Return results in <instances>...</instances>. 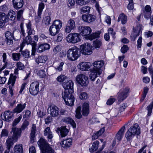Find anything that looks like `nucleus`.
<instances>
[{
  "label": "nucleus",
  "mask_w": 153,
  "mask_h": 153,
  "mask_svg": "<svg viewBox=\"0 0 153 153\" xmlns=\"http://www.w3.org/2000/svg\"><path fill=\"white\" fill-rule=\"evenodd\" d=\"M76 2L80 5H83L88 3L87 0H77Z\"/></svg>",
  "instance_id": "obj_57"
},
{
  "label": "nucleus",
  "mask_w": 153,
  "mask_h": 153,
  "mask_svg": "<svg viewBox=\"0 0 153 153\" xmlns=\"http://www.w3.org/2000/svg\"><path fill=\"white\" fill-rule=\"evenodd\" d=\"M7 15V16L10 17V19L11 20H14L16 18L15 12L12 10H10Z\"/></svg>",
  "instance_id": "obj_44"
},
{
  "label": "nucleus",
  "mask_w": 153,
  "mask_h": 153,
  "mask_svg": "<svg viewBox=\"0 0 153 153\" xmlns=\"http://www.w3.org/2000/svg\"><path fill=\"white\" fill-rule=\"evenodd\" d=\"M21 55L19 53H13L12 54V59L14 61H18L20 60Z\"/></svg>",
  "instance_id": "obj_40"
},
{
  "label": "nucleus",
  "mask_w": 153,
  "mask_h": 153,
  "mask_svg": "<svg viewBox=\"0 0 153 153\" xmlns=\"http://www.w3.org/2000/svg\"><path fill=\"white\" fill-rule=\"evenodd\" d=\"M29 123L28 121L25 120L23 122V123L21 127L20 128L22 131H23L25 129L28 128Z\"/></svg>",
  "instance_id": "obj_47"
},
{
  "label": "nucleus",
  "mask_w": 153,
  "mask_h": 153,
  "mask_svg": "<svg viewBox=\"0 0 153 153\" xmlns=\"http://www.w3.org/2000/svg\"><path fill=\"white\" fill-rule=\"evenodd\" d=\"M13 153H23L22 146V144H16L13 148Z\"/></svg>",
  "instance_id": "obj_33"
},
{
  "label": "nucleus",
  "mask_w": 153,
  "mask_h": 153,
  "mask_svg": "<svg viewBox=\"0 0 153 153\" xmlns=\"http://www.w3.org/2000/svg\"><path fill=\"white\" fill-rule=\"evenodd\" d=\"M44 4L43 3H41L39 4L38 14V16L39 17L41 14L42 10L44 7Z\"/></svg>",
  "instance_id": "obj_46"
},
{
  "label": "nucleus",
  "mask_w": 153,
  "mask_h": 153,
  "mask_svg": "<svg viewBox=\"0 0 153 153\" xmlns=\"http://www.w3.org/2000/svg\"><path fill=\"white\" fill-rule=\"evenodd\" d=\"M79 97L81 100H85L88 98V95L86 92H82L80 95Z\"/></svg>",
  "instance_id": "obj_56"
},
{
  "label": "nucleus",
  "mask_w": 153,
  "mask_h": 153,
  "mask_svg": "<svg viewBox=\"0 0 153 153\" xmlns=\"http://www.w3.org/2000/svg\"><path fill=\"white\" fill-rule=\"evenodd\" d=\"M72 140L70 139H68L61 142L60 144L63 148H67L70 147L72 144Z\"/></svg>",
  "instance_id": "obj_30"
},
{
  "label": "nucleus",
  "mask_w": 153,
  "mask_h": 153,
  "mask_svg": "<svg viewBox=\"0 0 153 153\" xmlns=\"http://www.w3.org/2000/svg\"><path fill=\"white\" fill-rule=\"evenodd\" d=\"M129 91L128 88H126L122 92L119 94L118 99L119 102H122L127 97Z\"/></svg>",
  "instance_id": "obj_18"
},
{
  "label": "nucleus",
  "mask_w": 153,
  "mask_h": 153,
  "mask_svg": "<svg viewBox=\"0 0 153 153\" xmlns=\"http://www.w3.org/2000/svg\"><path fill=\"white\" fill-rule=\"evenodd\" d=\"M51 21V18L50 16H47L44 18L43 22L45 25H48L50 24Z\"/></svg>",
  "instance_id": "obj_53"
},
{
  "label": "nucleus",
  "mask_w": 153,
  "mask_h": 153,
  "mask_svg": "<svg viewBox=\"0 0 153 153\" xmlns=\"http://www.w3.org/2000/svg\"><path fill=\"white\" fill-rule=\"evenodd\" d=\"M42 153H55V152L54 150L50 146L42 151Z\"/></svg>",
  "instance_id": "obj_45"
},
{
  "label": "nucleus",
  "mask_w": 153,
  "mask_h": 153,
  "mask_svg": "<svg viewBox=\"0 0 153 153\" xmlns=\"http://www.w3.org/2000/svg\"><path fill=\"white\" fill-rule=\"evenodd\" d=\"M38 74L41 78L43 77L46 75L45 71L43 70H39L38 73Z\"/></svg>",
  "instance_id": "obj_63"
},
{
  "label": "nucleus",
  "mask_w": 153,
  "mask_h": 153,
  "mask_svg": "<svg viewBox=\"0 0 153 153\" xmlns=\"http://www.w3.org/2000/svg\"><path fill=\"white\" fill-rule=\"evenodd\" d=\"M5 36L6 39H8L9 37L10 38L14 37L13 33L9 31L6 32L5 34Z\"/></svg>",
  "instance_id": "obj_62"
},
{
  "label": "nucleus",
  "mask_w": 153,
  "mask_h": 153,
  "mask_svg": "<svg viewBox=\"0 0 153 153\" xmlns=\"http://www.w3.org/2000/svg\"><path fill=\"white\" fill-rule=\"evenodd\" d=\"M12 2L13 7L16 10L22 8L24 5L23 0H13Z\"/></svg>",
  "instance_id": "obj_20"
},
{
  "label": "nucleus",
  "mask_w": 153,
  "mask_h": 153,
  "mask_svg": "<svg viewBox=\"0 0 153 153\" xmlns=\"http://www.w3.org/2000/svg\"><path fill=\"white\" fill-rule=\"evenodd\" d=\"M131 131L134 135H139L140 133V128L137 124L135 123L134 124L133 126L131 127L129 129Z\"/></svg>",
  "instance_id": "obj_22"
},
{
  "label": "nucleus",
  "mask_w": 153,
  "mask_h": 153,
  "mask_svg": "<svg viewBox=\"0 0 153 153\" xmlns=\"http://www.w3.org/2000/svg\"><path fill=\"white\" fill-rule=\"evenodd\" d=\"M90 9V7L88 6H85L82 7L81 9V13H88Z\"/></svg>",
  "instance_id": "obj_51"
},
{
  "label": "nucleus",
  "mask_w": 153,
  "mask_h": 153,
  "mask_svg": "<svg viewBox=\"0 0 153 153\" xmlns=\"http://www.w3.org/2000/svg\"><path fill=\"white\" fill-rule=\"evenodd\" d=\"M37 144L39 147L41 151L50 146L47 141L42 137L38 141Z\"/></svg>",
  "instance_id": "obj_12"
},
{
  "label": "nucleus",
  "mask_w": 153,
  "mask_h": 153,
  "mask_svg": "<svg viewBox=\"0 0 153 153\" xmlns=\"http://www.w3.org/2000/svg\"><path fill=\"white\" fill-rule=\"evenodd\" d=\"M74 91L72 90L68 91V90H65L62 93V96L66 104L69 106L74 105V99L72 93Z\"/></svg>",
  "instance_id": "obj_1"
},
{
  "label": "nucleus",
  "mask_w": 153,
  "mask_h": 153,
  "mask_svg": "<svg viewBox=\"0 0 153 153\" xmlns=\"http://www.w3.org/2000/svg\"><path fill=\"white\" fill-rule=\"evenodd\" d=\"M67 39L68 42L75 44L80 41L81 36L77 33H71L68 35Z\"/></svg>",
  "instance_id": "obj_6"
},
{
  "label": "nucleus",
  "mask_w": 153,
  "mask_h": 153,
  "mask_svg": "<svg viewBox=\"0 0 153 153\" xmlns=\"http://www.w3.org/2000/svg\"><path fill=\"white\" fill-rule=\"evenodd\" d=\"M58 130L60 131V135L62 137L66 136L68 134L69 132L68 129L66 128L65 126L61 127L60 128H58Z\"/></svg>",
  "instance_id": "obj_31"
},
{
  "label": "nucleus",
  "mask_w": 153,
  "mask_h": 153,
  "mask_svg": "<svg viewBox=\"0 0 153 153\" xmlns=\"http://www.w3.org/2000/svg\"><path fill=\"white\" fill-rule=\"evenodd\" d=\"M9 18L7 15L4 13L0 12V27L4 26L8 22Z\"/></svg>",
  "instance_id": "obj_14"
},
{
  "label": "nucleus",
  "mask_w": 153,
  "mask_h": 153,
  "mask_svg": "<svg viewBox=\"0 0 153 153\" xmlns=\"http://www.w3.org/2000/svg\"><path fill=\"white\" fill-rule=\"evenodd\" d=\"M121 21L122 24H125L127 21V17L123 13L120 14L118 19V22Z\"/></svg>",
  "instance_id": "obj_35"
},
{
  "label": "nucleus",
  "mask_w": 153,
  "mask_h": 153,
  "mask_svg": "<svg viewBox=\"0 0 153 153\" xmlns=\"http://www.w3.org/2000/svg\"><path fill=\"white\" fill-rule=\"evenodd\" d=\"M39 82L37 81H35L30 84L29 91L31 94L36 95L38 94L39 90Z\"/></svg>",
  "instance_id": "obj_8"
},
{
  "label": "nucleus",
  "mask_w": 153,
  "mask_h": 153,
  "mask_svg": "<svg viewBox=\"0 0 153 153\" xmlns=\"http://www.w3.org/2000/svg\"><path fill=\"white\" fill-rule=\"evenodd\" d=\"M125 126H123L119 131L116 134V137L117 139L120 140L123 138L124 132L125 131Z\"/></svg>",
  "instance_id": "obj_29"
},
{
  "label": "nucleus",
  "mask_w": 153,
  "mask_h": 153,
  "mask_svg": "<svg viewBox=\"0 0 153 153\" xmlns=\"http://www.w3.org/2000/svg\"><path fill=\"white\" fill-rule=\"evenodd\" d=\"M11 132H13V134L12 137L18 140V139L21 136L22 130L20 128H17L15 127H13L12 128Z\"/></svg>",
  "instance_id": "obj_15"
},
{
  "label": "nucleus",
  "mask_w": 153,
  "mask_h": 153,
  "mask_svg": "<svg viewBox=\"0 0 153 153\" xmlns=\"http://www.w3.org/2000/svg\"><path fill=\"white\" fill-rule=\"evenodd\" d=\"M62 26V24L60 20H57L54 21L50 27L49 31L50 34L52 36H55L59 33Z\"/></svg>",
  "instance_id": "obj_3"
},
{
  "label": "nucleus",
  "mask_w": 153,
  "mask_h": 153,
  "mask_svg": "<svg viewBox=\"0 0 153 153\" xmlns=\"http://www.w3.org/2000/svg\"><path fill=\"white\" fill-rule=\"evenodd\" d=\"M17 141L11 137H9L6 140L7 149H10L11 147L13 146L14 143Z\"/></svg>",
  "instance_id": "obj_24"
},
{
  "label": "nucleus",
  "mask_w": 153,
  "mask_h": 153,
  "mask_svg": "<svg viewBox=\"0 0 153 153\" xmlns=\"http://www.w3.org/2000/svg\"><path fill=\"white\" fill-rule=\"evenodd\" d=\"M64 64V63L63 62H61L58 66L55 68V69L59 71H62V67Z\"/></svg>",
  "instance_id": "obj_64"
},
{
  "label": "nucleus",
  "mask_w": 153,
  "mask_h": 153,
  "mask_svg": "<svg viewBox=\"0 0 153 153\" xmlns=\"http://www.w3.org/2000/svg\"><path fill=\"white\" fill-rule=\"evenodd\" d=\"M128 49L127 46L124 45L121 48V51L122 53H124L127 52Z\"/></svg>",
  "instance_id": "obj_60"
},
{
  "label": "nucleus",
  "mask_w": 153,
  "mask_h": 153,
  "mask_svg": "<svg viewBox=\"0 0 153 153\" xmlns=\"http://www.w3.org/2000/svg\"><path fill=\"white\" fill-rule=\"evenodd\" d=\"M83 20L87 22L90 23L94 21L96 19V17L94 15L88 14L82 16Z\"/></svg>",
  "instance_id": "obj_21"
},
{
  "label": "nucleus",
  "mask_w": 153,
  "mask_h": 153,
  "mask_svg": "<svg viewBox=\"0 0 153 153\" xmlns=\"http://www.w3.org/2000/svg\"><path fill=\"white\" fill-rule=\"evenodd\" d=\"M16 65L17 68L21 70H23L25 67L24 64L20 62H17Z\"/></svg>",
  "instance_id": "obj_54"
},
{
  "label": "nucleus",
  "mask_w": 153,
  "mask_h": 153,
  "mask_svg": "<svg viewBox=\"0 0 153 153\" xmlns=\"http://www.w3.org/2000/svg\"><path fill=\"white\" fill-rule=\"evenodd\" d=\"M36 130V126L35 124H33L31 128V132L30 134V138L31 143H33L34 142Z\"/></svg>",
  "instance_id": "obj_23"
},
{
  "label": "nucleus",
  "mask_w": 153,
  "mask_h": 153,
  "mask_svg": "<svg viewBox=\"0 0 153 153\" xmlns=\"http://www.w3.org/2000/svg\"><path fill=\"white\" fill-rule=\"evenodd\" d=\"M153 108V101L147 107L148 113V115L149 116L150 115L152 112V109Z\"/></svg>",
  "instance_id": "obj_52"
},
{
  "label": "nucleus",
  "mask_w": 153,
  "mask_h": 153,
  "mask_svg": "<svg viewBox=\"0 0 153 153\" xmlns=\"http://www.w3.org/2000/svg\"><path fill=\"white\" fill-rule=\"evenodd\" d=\"M142 38L141 36H140L137 41V48H140L141 47V43L142 42Z\"/></svg>",
  "instance_id": "obj_61"
},
{
  "label": "nucleus",
  "mask_w": 153,
  "mask_h": 153,
  "mask_svg": "<svg viewBox=\"0 0 153 153\" xmlns=\"http://www.w3.org/2000/svg\"><path fill=\"white\" fill-rule=\"evenodd\" d=\"M26 44L27 45L30 44L32 46V55H34L36 52V44L35 42H33L32 41V38L30 36H27L25 38V39H24L23 42L21 44V49H22L23 47L25 46V44Z\"/></svg>",
  "instance_id": "obj_4"
},
{
  "label": "nucleus",
  "mask_w": 153,
  "mask_h": 153,
  "mask_svg": "<svg viewBox=\"0 0 153 153\" xmlns=\"http://www.w3.org/2000/svg\"><path fill=\"white\" fill-rule=\"evenodd\" d=\"M92 46L90 43H86L82 45L80 47L81 53L85 55H90L92 52Z\"/></svg>",
  "instance_id": "obj_7"
},
{
  "label": "nucleus",
  "mask_w": 153,
  "mask_h": 153,
  "mask_svg": "<svg viewBox=\"0 0 153 153\" xmlns=\"http://www.w3.org/2000/svg\"><path fill=\"white\" fill-rule=\"evenodd\" d=\"M104 64V62L103 61H95L93 63L94 67L91 69L93 70H95L98 72L99 74H101L102 71L101 68L103 65Z\"/></svg>",
  "instance_id": "obj_11"
},
{
  "label": "nucleus",
  "mask_w": 153,
  "mask_h": 153,
  "mask_svg": "<svg viewBox=\"0 0 153 153\" xmlns=\"http://www.w3.org/2000/svg\"><path fill=\"white\" fill-rule=\"evenodd\" d=\"M44 135L45 136H48V138L51 141V139L53 137V135L49 127H47L45 129L44 131Z\"/></svg>",
  "instance_id": "obj_36"
},
{
  "label": "nucleus",
  "mask_w": 153,
  "mask_h": 153,
  "mask_svg": "<svg viewBox=\"0 0 153 153\" xmlns=\"http://www.w3.org/2000/svg\"><path fill=\"white\" fill-rule=\"evenodd\" d=\"M80 50L76 46L69 49L67 52L68 58L71 61L76 60L80 55Z\"/></svg>",
  "instance_id": "obj_2"
},
{
  "label": "nucleus",
  "mask_w": 153,
  "mask_h": 153,
  "mask_svg": "<svg viewBox=\"0 0 153 153\" xmlns=\"http://www.w3.org/2000/svg\"><path fill=\"white\" fill-rule=\"evenodd\" d=\"M76 80L79 84L82 87H86L88 84V77L83 74H80L76 77Z\"/></svg>",
  "instance_id": "obj_5"
},
{
  "label": "nucleus",
  "mask_w": 153,
  "mask_h": 153,
  "mask_svg": "<svg viewBox=\"0 0 153 153\" xmlns=\"http://www.w3.org/2000/svg\"><path fill=\"white\" fill-rule=\"evenodd\" d=\"M13 114L11 112L8 111H5L3 114L1 115V117L5 121L9 122L12 119Z\"/></svg>",
  "instance_id": "obj_16"
},
{
  "label": "nucleus",
  "mask_w": 153,
  "mask_h": 153,
  "mask_svg": "<svg viewBox=\"0 0 153 153\" xmlns=\"http://www.w3.org/2000/svg\"><path fill=\"white\" fill-rule=\"evenodd\" d=\"M22 118V115H21L18 117L14 119L12 123L13 127H15L16 125L20 122Z\"/></svg>",
  "instance_id": "obj_48"
},
{
  "label": "nucleus",
  "mask_w": 153,
  "mask_h": 153,
  "mask_svg": "<svg viewBox=\"0 0 153 153\" xmlns=\"http://www.w3.org/2000/svg\"><path fill=\"white\" fill-rule=\"evenodd\" d=\"M50 48V45L47 44H42L39 45L38 48L37 49V52L40 53L43 52L46 50Z\"/></svg>",
  "instance_id": "obj_28"
},
{
  "label": "nucleus",
  "mask_w": 153,
  "mask_h": 153,
  "mask_svg": "<svg viewBox=\"0 0 153 153\" xmlns=\"http://www.w3.org/2000/svg\"><path fill=\"white\" fill-rule=\"evenodd\" d=\"M47 111L48 113L53 117H57L59 114V108L57 106L54 105H49Z\"/></svg>",
  "instance_id": "obj_9"
},
{
  "label": "nucleus",
  "mask_w": 153,
  "mask_h": 153,
  "mask_svg": "<svg viewBox=\"0 0 153 153\" xmlns=\"http://www.w3.org/2000/svg\"><path fill=\"white\" fill-rule=\"evenodd\" d=\"M47 58L46 56H39L35 59L36 62L38 64L39 63H44L45 62Z\"/></svg>",
  "instance_id": "obj_34"
},
{
  "label": "nucleus",
  "mask_w": 153,
  "mask_h": 153,
  "mask_svg": "<svg viewBox=\"0 0 153 153\" xmlns=\"http://www.w3.org/2000/svg\"><path fill=\"white\" fill-rule=\"evenodd\" d=\"M100 33L99 32H96L91 34L88 36V39L91 40H92L100 37Z\"/></svg>",
  "instance_id": "obj_39"
},
{
  "label": "nucleus",
  "mask_w": 153,
  "mask_h": 153,
  "mask_svg": "<svg viewBox=\"0 0 153 153\" xmlns=\"http://www.w3.org/2000/svg\"><path fill=\"white\" fill-rule=\"evenodd\" d=\"M99 142L98 141H96L93 143L92 146L89 148V150L90 152H93L98 149Z\"/></svg>",
  "instance_id": "obj_37"
},
{
  "label": "nucleus",
  "mask_w": 153,
  "mask_h": 153,
  "mask_svg": "<svg viewBox=\"0 0 153 153\" xmlns=\"http://www.w3.org/2000/svg\"><path fill=\"white\" fill-rule=\"evenodd\" d=\"M63 86L64 89L68 90L69 91L70 90H72L74 91V83L71 80H66L62 84Z\"/></svg>",
  "instance_id": "obj_17"
},
{
  "label": "nucleus",
  "mask_w": 153,
  "mask_h": 153,
  "mask_svg": "<svg viewBox=\"0 0 153 153\" xmlns=\"http://www.w3.org/2000/svg\"><path fill=\"white\" fill-rule=\"evenodd\" d=\"M133 30L134 32L131 36V39L132 41H135L136 37L139 36L141 32V27L140 26H137Z\"/></svg>",
  "instance_id": "obj_19"
},
{
  "label": "nucleus",
  "mask_w": 153,
  "mask_h": 153,
  "mask_svg": "<svg viewBox=\"0 0 153 153\" xmlns=\"http://www.w3.org/2000/svg\"><path fill=\"white\" fill-rule=\"evenodd\" d=\"M134 135H135L129 129L126 134V137L127 140L128 141H130L131 140Z\"/></svg>",
  "instance_id": "obj_41"
},
{
  "label": "nucleus",
  "mask_w": 153,
  "mask_h": 153,
  "mask_svg": "<svg viewBox=\"0 0 153 153\" xmlns=\"http://www.w3.org/2000/svg\"><path fill=\"white\" fill-rule=\"evenodd\" d=\"M21 49V46H20V49L19 52L21 53L22 55L25 58H28L30 56V52L27 50L22 51Z\"/></svg>",
  "instance_id": "obj_43"
},
{
  "label": "nucleus",
  "mask_w": 153,
  "mask_h": 153,
  "mask_svg": "<svg viewBox=\"0 0 153 153\" xmlns=\"http://www.w3.org/2000/svg\"><path fill=\"white\" fill-rule=\"evenodd\" d=\"M104 128H102L96 133L94 134L92 137V139L93 140H95L97 139L98 137L102 135L104 132Z\"/></svg>",
  "instance_id": "obj_38"
},
{
  "label": "nucleus",
  "mask_w": 153,
  "mask_h": 153,
  "mask_svg": "<svg viewBox=\"0 0 153 153\" xmlns=\"http://www.w3.org/2000/svg\"><path fill=\"white\" fill-rule=\"evenodd\" d=\"M89 112V104L88 103L85 102L82 105V114L83 116H87Z\"/></svg>",
  "instance_id": "obj_27"
},
{
  "label": "nucleus",
  "mask_w": 153,
  "mask_h": 153,
  "mask_svg": "<svg viewBox=\"0 0 153 153\" xmlns=\"http://www.w3.org/2000/svg\"><path fill=\"white\" fill-rule=\"evenodd\" d=\"M75 21L72 19H70L68 21L65 28V32L67 33H69L71 30L75 29Z\"/></svg>",
  "instance_id": "obj_10"
},
{
  "label": "nucleus",
  "mask_w": 153,
  "mask_h": 153,
  "mask_svg": "<svg viewBox=\"0 0 153 153\" xmlns=\"http://www.w3.org/2000/svg\"><path fill=\"white\" fill-rule=\"evenodd\" d=\"M61 50V47L59 45H57L54 47L53 49V52L56 54L59 52Z\"/></svg>",
  "instance_id": "obj_59"
},
{
  "label": "nucleus",
  "mask_w": 153,
  "mask_h": 153,
  "mask_svg": "<svg viewBox=\"0 0 153 153\" xmlns=\"http://www.w3.org/2000/svg\"><path fill=\"white\" fill-rule=\"evenodd\" d=\"M67 79V77L63 75H61L58 76L56 78L57 80L60 82H62L65 81Z\"/></svg>",
  "instance_id": "obj_50"
},
{
  "label": "nucleus",
  "mask_w": 153,
  "mask_h": 153,
  "mask_svg": "<svg viewBox=\"0 0 153 153\" xmlns=\"http://www.w3.org/2000/svg\"><path fill=\"white\" fill-rule=\"evenodd\" d=\"M90 64L89 62H83L79 64L78 68L82 71H85L89 69L90 67Z\"/></svg>",
  "instance_id": "obj_25"
},
{
  "label": "nucleus",
  "mask_w": 153,
  "mask_h": 153,
  "mask_svg": "<svg viewBox=\"0 0 153 153\" xmlns=\"http://www.w3.org/2000/svg\"><path fill=\"white\" fill-rule=\"evenodd\" d=\"M90 71L91 73L89 76V78L92 81L95 80V79L97 77L98 75L99 76L101 74H99L98 72L95 70L91 69Z\"/></svg>",
  "instance_id": "obj_32"
},
{
  "label": "nucleus",
  "mask_w": 153,
  "mask_h": 153,
  "mask_svg": "<svg viewBox=\"0 0 153 153\" xmlns=\"http://www.w3.org/2000/svg\"><path fill=\"white\" fill-rule=\"evenodd\" d=\"M79 32L83 36L89 35L91 32V29L88 26H79Z\"/></svg>",
  "instance_id": "obj_13"
},
{
  "label": "nucleus",
  "mask_w": 153,
  "mask_h": 153,
  "mask_svg": "<svg viewBox=\"0 0 153 153\" xmlns=\"http://www.w3.org/2000/svg\"><path fill=\"white\" fill-rule=\"evenodd\" d=\"M102 45L101 42L99 40H96L94 41L93 46L95 48H99Z\"/></svg>",
  "instance_id": "obj_49"
},
{
  "label": "nucleus",
  "mask_w": 153,
  "mask_h": 153,
  "mask_svg": "<svg viewBox=\"0 0 153 153\" xmlns=\"http://www.w3.org/2000/svg\"><path fill=\"white\" fill-rule=\"evenodd\" d=\"M25 112V114L23 115V118H25L26 119H28L30 117V115L31 114V112L30 111L27 110L24 111Z\"/></svg>",
  "instance_id": "obj_58"
},
{
  "label": "nucleus",
  "mask_w": 153,
  "mask_h": 153,
  "mask_svg": "<svg viewBox=\"0 0 153 153\" xmlns=\"http://www.w3.org/2000/svg\"><path fill=\"white\" fill-rule=\"evenodd\" d=\"M24 10L23 8H22L17 11V17L18 19H20L22 17Z\"/></svg>",
  "instance_id": "obj_55"
},
{
  "label": "nucleus",
  "mask_w": 153,
  "mask_h": 153,
  "mask_svg": "<svg viewBox=\"0 0 153 153\" xmlns=\"http://www.w3.org/2000/svg\"><path fill=\"white\" fill-rule=\"evenodd\" d=\"M27 28V30L28 35H30L33 34L34 31L33 29L31 28V24L30 22H29L28 24H26Z\"/></svg>",
  "instance_id": "obj_42"
},
{
  "label": "nucleus",
  "mask_w": 153,
  "mask_h": 153,
  "mask_svg": "<svg viewBox=\"0 0 153 153\" xmlns=\"http://www.w3.org/2000/svg\"><path fill=\"white\" fill-rule=\"evenodd\" d=\"M25 103H24L23 104H19L13 109V112L15 113H19L23 111L25 108Z\"/></svg>",
  "instance_id": "obj_26"
}]
</instances>
